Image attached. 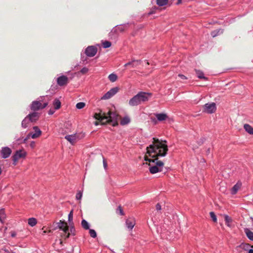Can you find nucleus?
Masks as SVG:
<instances>
[{
    "mask_svg": "<svg viewBox=\"0 0 253 253\" xmlns=\"http://www.w3.org/2000/svg\"><path fill=\"white\" fill-rule=\"evenodd\" d=\"M152 144L147 147L146 154L144 156L146 164H148L157 160V157L165 156L168 151L166 140H160L157 138H153Z\"/></svg>",
    "mask_w": 253,
    "mask_h": 253,
    "instance_id": "nucleus-1",
    "label": "nucleus"
},
{
    "mask_svg": "<svg viewBox=\"0 0 253 253\" xmlns=\"http://www.w3.org/2000/svg\"><path fill=\"white\" fill-rule=\"evenodd\" d=\"M98 112H96L93 115V118L101 122L102 125L109 124L113 122L112 126H115L118 125L117 119L118 115L115 113L109 111L107 114L103 112L102 110L99 109Z\"/></svg>",
    "mask_w": 253,
    "mask_h": 253,
    "instance_id": "nucleus-2",
    "label": "nucleus"
},
{
    "mask_svg": "<svg viewBox=\"0 0 253 253\" xmlns=\"http://www.w3.org/2000/svg\"><path fill=\"white\" fill-rule=\"evenodd\" d=\"M151 95L150 93L139 92L129 100L128 104L131 106L138 105L142 102L148 101Z\"/></svg>",
    "mask_w": 253,
    "mask_h": 253,
    "instance_id": "nucleus-3",
    "label": "nucleus"
},
{
    "mask_svg": "<svg viewBox=\"0 0 253 253\" xmlns=\"http://www.w3.org/2000/svg\"><path fill=\"white\" fill-rule=\"evenodd\" d=\"M158 158L157 157V160L154 161V162L148 163L149 171L152 174H155L163 170L164 163L162 161L159 160Z\"/></svg>",
    "mask_w": 253,
    "mask_h": 253,
    "instance_id": "nucleus-4",
    "label": "nucleus"
},
{
    "mask_svg": "<svg viewBox=\"0 0 253 253\" xmlns=\"http://www.w3.org/2000/svg\"><path fill=\"white\" fill-rule=\"evenodd\" d=\"M84 137V134L83 133H75L72 135H68L65 136V138L72 145L76 143L77 141L82 139Z\"/></svg>",
    "mask_w": 253,
    "mask_h": 253,
    "instance_id": "nucleus-5",
    "label": "nucleus"
},
{
    "mask_svg": "<svg viewBox=\"0 0 253 253\" xmlns=\"http://www.w3.org/2000/svg\"><path fill=\"white\" fill-rule=\"evenodd\" d=\"M203 112L208 114L214 113L216 109V105L214 103H206L203 106Z\"/></svg>",
    "mask_w": 253,
    "mask_h": 253,
    "instance_id": "nucleus-6",
    "label": "nucleus"
},
{
    "mask_svg": "<svg viewBox=\"0 0 253 253\" xmlns=\"http://www.w3.org/2000/svg\"><path fill=\"white\" fill-rule=\"evenodd\" d=\"M57 224L58 225V227L60 230L63 231L65 234L67 233L65 237V238H69L70 235V233L68 232V231H69V226H68L67 222L64 221L60 220V221L58 222Z\"/></svg>",
    "mask_w": 253,
    "mask_h": 253,
    "instance_id": "nucleus-7",
    "label": "nucleus"
},
{
    "mask_svg": "<svg viewBox=\"0 0 253 253\" xmlns=\"http://www.w3.org/2000/svg\"><path fill=\"white\" fill-rule=\"evenodd\" d=\"M26 156V152L23 150L17 151L14 155L12 156V160L13 165H16L17 161L20 158H24Z\"/></svg>",
    "mask_w": 253,
    "mask_h": 253,
    "instance_id": "nucleus-8",
    "label": "nucleus"
},
{
    "mask_svg": "<svg viewBox=\"0 0 253 253\" xmlns=\"http://www.w3.org/2000/svg\"><path fill=\"white\" fill-rule=\"evenodd\" d=\"M118 87H114L111 88L109 91L106 93L102 97L101 99H108L114 96L118 91Z\"/></svg>",
    "mask_w": 253,
    "mask_h": 253,
    "instance_id": "nucleus-9",
    "label": "nucleus"
},
{
    "mask_svg": "<svg viewBox=\"0 0 253 253\" xmlns=\"http://www.w3.org/2000/svg\"><path fill=\"white\" fill-rule=\"evenodd\" d=\"M97 51V49L96 47L94 46H89L86 48L85 53L87 56L93 57L96 54Z\"/></svg>",
    "mask_w": 253,
    "mask_h": 253,
    "instance_id": "nucleus-10",
    "label": "nucleus"
},
{
    "mask_svg": "<svg viewBox=\"0 0 253 253\" xmlns=\"http://www.w3.org/2000/svg\"><path fill=\"white\" fill-rule=\"evenodd\" d=\"M33 129L35 131L34 133L31 132L28 136V137L24 139V141L25 142L29 136H31L33 139H35L39 137L42 134L41 130L39 129V128L37 126H35L33 127Z\"/></svg>",
    "mask_w": 253,
    "mask_h": 253,
    "instance_id": "nucleus-11",
    "label": "nucleus"
},
{
    "mask_svg": "<svg viewBox=\"0 0 253 253\" xmlns=\"http://www.w3.org/2000/svg\"><path fill=\"white\" fill-rule=\"evenodd\" d=\"M12 152L11 150L7 147H3L1 150L2 157L4 159L9 157Z\"/></svg>",
    "mask_w": 253,
    "mask_h": 253,
    "instance_id": "nucleus-12",
    "label": "nucleus"
},
{
    "mask_svg": "<svg viewBox=\"0 0 253 253\" xmlns=\"http://www.w3.org/2000/svg\"><path fill=\"white\" fill-rule=\"evenodd\" d=\"M68 78L65 76H62L58 78L57 84L60 86H63L67 84L68 83Z\"/></svg>",
    "mask_w": 253,
    "mask_h": 253,
    "instance_id": "nucleus-13",
    "label": "nucleus"
},
{
    "mask_svg": "<svg viewBox=\"0 0 253 253\" xmlns=\"http://www.w3.org/2000/svg\"><path fill=\"white\" fill-rule=\"evenodd\" d=\"M31 109L34 111L42 109V103L39 101H34L31 104Z\"/></svg>",
    "mask_w": 253,
    "mask_h": 253,
    "instance_id": "nucleus-14",
    "label": "nucleus"
},
{
    "mask_svg": "<svg viewBox=\"0 0 253 253\" xmlns=\"http://www.w3.org/2000/svg\"><path fill=\"white\" fill-rule=\"evenodd\" d=\"M126 224L127 228L131 230L135 224V221L134 218H129L126 220Z\"/></svg>",
    "mask_w": 253,
    "mask_h": 253,
    "instance_id": "nucleus-15",
    "label": "nucleus"
},
{
    "mask_svg": "<svg viewBox=\"0 0 253 253\" xmlns=\"http://www.w3.org/2000/svg\"><path fill=\"white\" fill-rule=\"evenodd\" d=\"M141 63V60H135L133 59L131 61L128 62V63H126L124 66L126 67L128 65H131L132 67H136L137 66L140 65Z\"/></svg>",
    "mask_w": 253,
    "mask_h": 253,
    "instance_id": "nucleus-16",
    "label": "nucleus"
},
{
    "mask_svg": "<svg viewBox=\"0 0 253 253\" xmlns=\"http://www.w3.org/2000/svg\"><path fill=\"white\" fill-rule=\"evenodd\" d=\"M26 118L28 119L29 121L34 122L37 120L39 118V114L38 113L34 112L32 114H29Z\"/></svg>",
    "mask_w": 253,
    "mask_h": 253,
    "instance_id": "nucleus-17",
    "label": "nucleus"
},
{
    "mask_svg": "<svg viewBox=\"0 0 253 253\" xmlns=\"http://www.w3.org/2000/svg\"><path fill=\"white\" fill-rule=\"evenodd\" d=\"M244 231L247 237L250 240L253 241V232L251 231L248 228H245Z\"/></svg>",
    "mask_w": 253,
    "mask_h": 253,
    "instance_id": "nucleus-18",
    "label": "nucleus"
},
{
    "mask_svg": "<svg viewBox=\"0 0 253 253\" xmlns=\"http://www.w3.org/2000/svg\"><path fill=\"white\" fill-rule=\"evenodd\" d=\"M156 117L159 121H164L167 118V115L163 113L157 114Z\"/></svg>",
    "mask_w": 253,
    "mask_h": 253,
    "instance_id": "nucleus-19",
    "label": "nucleus"
},
{
    "mask_svg": "<svg viewBox=\"0 0 253 253\" xmlns=\"http://www.w3.org/2000/svg\"><path fill=\"white\" fill-rule=\"evenodd\" d=\"M241 184L237 183L231 189L232 194H235L241 187Z\"/></svg>",
    "mask_w": 253,
    "mask_h": 253,
    "instance_id": "nucleus-20",
    "label": "nucleus"
},
{
    "mask_svg": "<svg viewBox=\"0 0 253 253\" xmlns=\"http://www.w3.org/2000/svg\"><path fill=\"white\" fill-rule=\"evenodd\" d=\"M224 220L225 221V224L228 226L231 227V223L232 222V218L227 215H224Z\"/></svg>",
    "mask_w": 253,
    "mask_h": 253,
    "instance_id": "nucleus-21",
    "label": "nucleus"
},
{
    "mask_svg": "<svg viewBox=\"0 0 253 253\" xmlns=\"http://www.w3.org/2000/svg\"><path fill=\"white\" fill-rule=\"evenodd\" d=\"M195 72L197 77L199 79H204L205 80H208V78L204 76V73L201 71L195 70Z\"/></svg>",
    "mask_w": 253,
    "mask_h": 253,
    "instance_id": "nucleus-22",
    "label": "nucleus"
},
{
    "mask_svg": "<svg viewBox=\"0 0 253 253\" xmlns=\"http://www.w3.org/2000/svg\"><path fill=\"white\" fill-rule=\"evenodd\" d=\"M244 127L246 131L250 134H253V128L248 124L244 125Z\"/></svg>",
    "mask_w": 253,
    "mask_h": 253,
    "instance_id": "nucleus-23",
    "label": "nucleus"
},
{
    "mask_svg": "<svg viewBox=\"0 0 253 253\" xmlns=\"http://www.w3.org/2000/svg\"><path fill=\"white\" fill-rule=\"evenodd\" d=\"M53 106L55 110L59 109L61 107V102L57 99H55L53 102Z\"/></svg>",
    "mask_w": 253,
    "mask_h": 253,
    "instance_id": "nucleus-24",
    "label": "nucleus"
},
{
    "mask_svg": "<svg viewBox=\"0 0 253 253\" xmlns=\"http://www.w3.org/2000/svg\"><path fill=\"white\" fill-rule=\"evenodd\" d=\"M130 122V119L128 117H125L122 119L121 124L123 126L128 124Z\"/></svg>",
    "mask_w": 253,
    "mask_h": 253,
    "instance_id": "nucleus-25",
    "label": "nucleus"
},
{
    "mask_svg": "<svg viewBox=\"0 0 253 253\" xmlns=\"http://www.w3.org/2000/svg\"><path fill=\"white\" fill-rule=\"evenodd\" d=\"M37 223V220L36 218L32 217L28 219V224L32 227L36 225Z\"/></svg>",
    "mask_w": 253,
    "mask_h": 253,
    "instance_id": "nucleus-26",
    "label": "nucleus"
},
{
    "mask_svg": "<svg viewBox=\"0 0 253 253\" xmlns=\"http://www.w3.org/2000/svg\"><path fill=\"white\" fill-rule=\"evenodd\" d=\"M6 217L4 211L3 209L0 210V221L1 222H3L5 218Z\"/></svg>",
    "mask_w": 253,
    "mask_h": 253,
    "instance_id": "nucleus-27",
    "label": "nucleus"
},
{
    "mask_svg": "<svg viewBox=\"0 0 253 253\" xmlns=\"http://www.w3.org/2000/svg\"><path fill=\"white\" fill-rule=\"evenodd\" d=\"M223 33V30L217 29L211 32V35L212 37H215L218 34Z\"/></svg>",
    "mask_w": 253,
    "mask_h": 253,
    "instance_id": "nucleus-28",
    "label": "nucleus"
},
{
    "mask_svg": "<svg viewBox=\"0 0 253 253\" xmlns=\"http://www.w3.org/2000/svg\"><path fill=\"white\" fill-rule=\"evenodd\" d=\"M168 2V0H157V4L159 6H164Z\"/></svg>",
    "mask_w": 253,
    "mask_h": 253,
    "instance_id": "nucleus-29",
    "label": "nucleus"
},
{
    "mask_svg": "<svg viewBox=\"0 0 253 253\" xmlns=\"http://www.w3.org/2000/svg\"><path fill=\"white\" fill-rule=\"evenodd\" d=\"M81 224H82V227L84 229L87 230V229H88L89 228V224H88V222L84 219L82 220Z\"/></svg>",
    "mask_w": 253,
    "mask_h": 253,
    "instance_id": "nucleus-30",
    "label": "nucleus"
},
{
    "mask_svg": "<svg viewBox=\"0 0 253 253\" xmlns=\"http://www.w3.org/2000/svg\"><path fill=\"white\" fill-rule=\"evenodd\" d=\"M29 123V120L26 117L22 122V126L24 128H26L27 127H28Z\"/></svg>",
    "mask_w": 253,
    "mask_h": 253,
    "instance_id": "nucleus-31",
    "label": "nucleus"
},
{
    "mask_svg": "<svg viewBox=\"0 0 253 253\" xmlns=\"http://www.w3.org/2000/svg\"><path fill=\"white\" fill-rule=\"evenodd\" d=\"M108 78L111 82H115L117 79V76L115 74H110Z\"/></svg>",
    "mask_w": 253,
    "mask_h": 253,
    "instance_id": "nucleus-32",
    "label": "nucleus"
},
{
    "mask_svg": "<svg viewBox=\"0 0 253 253\" xmlns=\"http://www.w3.org/2000/svg\"><path fill=\"white\" fill-rule=\"evenodd\" d=\"M102 45L104 48H108L111 46V42H110L105 41L102 42Z\"/></svg>",
    "mask_w": 253,
    "mask_h": 253,
    "instance_id": "nucleus-33",
    "label": "nucleus"
},
{
    "mask_svg": "<svg viewBox=\"0 0 253 253\" xmlns=\"http://www.w3.org/2000/svg\"><path fill=\"white\" fill-rule=\"evenodd\" d=\"M210 215L211 218L213 220V221L214 222H217V218H216V216L215 214V213L211 211L210 212Z\"/></svg>",
    "mask_w": 253,
    "mask_h": 253,
    "instance_id": "nucleus-34",
    "label": "nucleus"
},
{
    "mask_svg": "<svg viewBox=\"0 0 253 253\" xmlns=\"http://www.w3.org/2000/svg\"><path fill=\"white\" fill-rule=\"evenodd\" d=\"M85 105L84 102H79L76 104V108L78 109H81L83 108Z\"/></svg>",
    "mask_w": 253,
    "mask_h": 253,
    "instance_id": "nucleus-35",
    "label": "nucleus"
},
{
    "mask_svg": "<svg viewBox=\"0 0 253 253\" xmlns=\"http://www.w3.org/2000/svg\"><path fill=\"white\" fill-rule=\"evenodd\" d=\"M116 212L117 213H119L121 215H124L125 214L122 207L121 206H119L118 207L116 210Z\"/></svg>",
    "mask_w": 253,
    "mask_h": 253,
    "instance_id": "nucleus-36",
    "label": "nucleus"
},
{
    "mask_svg": "<svg viewBox=\"0 0 253 253\" xmlns=\"http://www.w3.org/2000/svg\"><path fill=\"white\" fill-rule=\"evenodd\" d=\"M73 211H71L68 215V221H69L70 224L71 222H72V223H73Z\"/></svg>",
    "mask_w": 253,
    "mask_h": 253,
    "instance_id": "nucleus-37",
    "label": "nucleus"
},
{
    "mask_svg": "<svg viewBox=\"0 0 253 253\" xmlns=\"http://www.w3.org/2000/svg\"><path fill=\"white\" fill-rule=\"evenodd\" d=\"M89 233L90 236L92 238H95L96 237V233L93 229H89Z\"/></svg>",
    "mask_w": 253,
    "mask_h": 253,
    "instance_id": "nucleus-38",
    "label": "nucleus"
},
{
    "mask_svg": "<svg viewBox=\"0 0 253 253\" xmlns=\"http://www.w3.org/2000/svg\"><path fill=\"white\" fill-rule=\"evenodd\" d=\"M82 197V192L81 191H79L77 193L76 198L77 200H81Z\"/></svg>",
    "mask_w": 253,
    "mask_h": 253,
    "instance_id": "nucleus-39",
    "label": "nucleus"
},
{
    "mask_svg": "<svg viewBox=\"0 0 253 253\" xmlns=\"http://www.w3.org/2000/svg\"><path fill=\"white\" fill-rule=\"evenodd\" d=\"M88 69H87V68H86V67H84V68H83V69L80 71V72H81L82 74H85L86 73H87V72H88Z\"/></svg>",
    "mask_w": 253,
    "mask_h": 253,
    "instance_id": "nucleus-40",
    "label": "nucleus"
},
{
    "mask_svg": "<svg viewBox=\"0 0 253 253\" xmlns=\"http://www.w3.org/2000/svg\"><path fill=\"white\" fill-rule=\"evenodd\" d=\"M156 209L157 211H160L161 210V206L159 203H158L156 206Z\"/></svg>",
    "mask_w": 253,
    "mask_h": 253,
    "instance_id": "nucleus-41",
    "label": "nucleus"
},
{
    "mask_svg": "<svg viewBox=\"0 0 253 253\" xmlns=\"http://www.w3.org/2000/svg\"><path fill=\"white\" fill-rule=\"evenodd\" d=\"M178 77H180L181 78V79H182V80H186L187 79V77L182 74H179Z\"/></svg>",
    "mask_w": 253,
    "mask_h": 253,
    "instance_id": "nucleus-42",
    "label": "nucleus"
},
{
    "mask_svg": "<svg viewBox=\"0 0 253 253\" xmlns=\"http://www.w3.org/2000/svg\"><path fill=\"white\" fill-rule=\"evenodd\" d=\"M47 104H48L47 103H44L43 104H42V109L44 108L45 107H46L47 106Z\"/></svg>",
    "mask_w": 253,
    "mask_h": 253,
    "instance_id": "nucleus-43",
    "label": "nucleus"
},
{
    "mask_svg": "<svg viewBox=\"0 0 253 253\" xmlns=\"http://www.w3.org/2000/svg\"><path fill=\"white\" fill-rule=\"evenodd\" d=\"M30 146L31 147L34 148L35 146V143L34 141H32L31 144Z\"/></svg>",
    "mask_w": 253,
    "mask_h": 253,
    "instance_id": "nucleus-44",
    "label": "nucleus"
},
{
    "mask_svg": "<svg viewBox=\"0 0 253 253\" xmlns=\"http://www.w3.org/2000/svg\"><path fill=\"white\" fill-rule=\"evenodd\" d=\"M11 235L12 237H14L16 236V233L14 231H12L11 232Z\"/></svg>",
    "mask_w": 253,
    "mask_h": 253,
    "instance_id": "nucleus-45",
    "label": "nucleus"
},
{
    "mask_svg": "<svg viewBox=\"0 0 253 253\" xmlns=\"http://www.w3.org/2000/svg\"><path fill=\"white\" fill-rule=\"evenodd\" d=\"M54 113V111L52 110H50L48 112V114L49 115H52Z\"/></svg>",
    "mask_w": 253,
    "mask_h": 253,
    "instance_id": "nucleus-46",
    "label": "nucleus"
},
{
    "mask_svg": "<svg viewBox=\"0 0 253 253\" xmlns=\"http://www.w3.org/2000/svg\"><path fill=\"white\" fill-rule=\"evenodd\" d=\"M103 165L105 168L107 167V163L105 162V160H103Z\"/></svg>",
    "mask_w": 253,
    "mask_h": 253,
    "instance_id": "nucleus-47",
    "label": "nucleus"
},
{
    "mask_svg": "<svg viewBox=\"0 0 253 253\" xmlns=\"http://www.w3.org/2000/svg\"><path fill=\"white\" fill-rule=\"evenodd\" d=\"M74 231H75V229H74V227H71V228H70V232H71V233L73 232Z\"/></svg>",
    "mask_w": 253,
    "mask_h": 253,
    "instance_id": "nucleus-48",
    "label": "nucleus"
},
{
    "mask_svg": "<svg viewBox=\"0 0 253 253\" xmlns=\"http://www.w3.org/2000/svg\"><path fill=\"white\" fill-rule=\"evenodd\" d=\"M249 253H253V249L249 250Z\"/></svg>",
    "mask_w": 253,
    "mask_h": 253,
    "instance_id": "nucleus-49",
    "label": "nucleus"
},
{
    "mask_svg": "<svg viewBox=\"0 0 253 253\" xmlns=\"http://www.w3.org/2000/svg\"><path fill=\"white\" fill-rule=\"evenodd\" d=\"M181 0H177V4H180V3L181 2Z\"/></svg>",
    "mask_w": 253,
    "mask_h": 253,
    "instance_id": "nucleus-50",
    "label": "nucleus"
},
{
    "mask_svg": "<svg viewBox=\"0 0 253 253\" xmlns=\"http://www.w3.org/2000/svg\"><path fill=\"white\" fill-rule=\"evenodd\" d=\"M94 124L95 126H97L99 125V122H97V121H96L95 123H94Z\"/></svg>",
    "mask_w": 253,
    "mask_h": 253,
    "instance_id": "nucleus-51",
    "label": "nucleus"
},
{
    "mask_svg": "<svg viewBox=\"0 0 253 253\" xmlns=\"http://www.w3.org/2000/svg\"><path fill=\"white\" fill-rule=\"evenodd\" d=\"M146 64L147 65H149V62L148 61L146 62Z\"/></svg>",
    "mask_w": 253,
    "mask_h": 253,
    "instance_id": "nucleus-52",
    "label": "nucleus"
},
{
    "mask_svg": "<svg viewBox=\"0 0 253 253\" xmlns=\"http://www.w3.org/2000/svg\"><path fill=\"white\" fill-rule=\"evenodd\" d=\"M43 233H47V232L46 231H44Z\"/></svg>",
    "mask_w": 253,
    "mask_h": 253,
    "instance_id": "nucleus-53",
    "label": "nucleus"
},
{
    "mask_svg": "<svg viewBox=\"0 0 253 253\" xmlns=\"http://www.w3.org/2000/svg\"><path fill=\"white\" fill-rule=\"evenodd\" d=\"M209 151H210V149H209L208 151H207V152H209Z\"/></svg>",
    "mask_w": 253,
    "mask_h": 253,
    "instance_id": "nucleus-54",
    "label": "nucleus"
},
{
    "mask_svg": "<svg viewBox=\"0 0 253 253\" xmlns=\"http://www.w3.org/2000/svg\"><path fill=\"white\" fill-rule=\"evenodd\" d=\"M209 151H210V149H209L208 151H207V152H209Z\"/></svg>",
    "mask_w": 253,
    "mask_h": 253,
    "instance_id": "nucleus-55",
    "label": "nucleus"
}]
</instances>
